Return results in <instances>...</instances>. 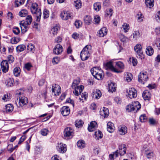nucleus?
Returning a JSON list of instances; mask_svg holds the SVG:
<instances>
[{
	"label": "nucleus",
	"instance_id": "nucleus-64",
	"mask_svg": "<svg viewBox=\"0 0 160 160\" xmlns=\"http://www.w3.org/2000/svg\"><path fill=\"white\" fill-rule=\"evenodd\" d=\"M52 160H61V158L57 155H55L52 158Z\"/></svg>",
	"mask_w": 160,
	"mask_h": 160
},
{
	"label": "nucleus",
	"instance_id": "nucleus-29",
	"mask_svg": "<svg viewBox=\"0 0 160 160\" xmlns=\"http://www.w3.org/2000/svg\"><path fill=\"white\" fill-rule=\"evenodd\" d=\"M84 22L87 25H89L91 23L92 19L89 15H86L84 18Z\"/></svg>",
	"mask_w": 160,
	"mask_h": 160
},
{
	"label": "nucleus",
	"instance_id": "nucleus-5",
	"mask_svg": "<svg viewBox=\"0 0 160 160\" xmlns=\"http://www.w3.org/2000/svg\"><path fill=\"white\" fill-rule=\"evenodd\" d=\"M92 47L90 45H86L81 52L80 57L82 61L87 60L90 56Z\"/></svg>",
	"mask_w": 160,
	"mask_h": 160
},
{
	"label": "nucleus",
	"instance_id": "nucleus-59",
	"mask_svg": "<svg viewBox=\"0 0 160 160\" xmlns=\"http://www.w3.org/2000/svg\"><path fill=\"white\" fill-rule=\"evenodd\" d=\"M8 62L9 63H12L14 61V58L13 56L11 55H9L8 57Z\"/></svg>",
	"mask_w": 160,
	"mask_h": 160
},
{
	"label": "nucleus",
	"instance_id": "nucleus-35",
	"mask_svg": "<svg viewBox=\"0 0 160 160\" xmlns=\"http://www.w3.org/2000/svg\"><path fill=\"white\" fill-rule=\"evenodd\" d=\"M21 70L19 67H15L13 70V73L15 76L18 77L19 75Z\"/></svg>",
	"mask_w": 160,
	"mask_h": 160
},
{
	"label": "nucleus",
	"instance_id": "nucleus-9",
	"mask_svg": "<svg viewBox=\"0 0 160 160\" xmlns=\"http://www.w3.org/2000/svg\"><path fill=\"white\" fill-rule=\"evenodd\" d=\"M142 48V46L139 44H137L134 48V50L137 53V57L140 59L143 58Z\"/></svg>",
	"mask_w": 160,
	"mask_h": 160
},
{
	"label": "nucleus",
	"instance_id": "nucleus-15",
	"mask_svg": "<svg viewBox=\"0 0 160 160\" xmlns=\"http://www.w3.org/2000/svg\"><path fill=\"white\" fill-rule=\"evenodd\" d=\"M106 66L107 68L110 69L113 72L117 73H119L121 72V71L115 68L112 65V63L111 62H109L107 63Z\"/></svg>",
	"mask_w": 160,
	"mask_h": 160
},
{
	"label": "nucleus",
	"instance_id": "nucleus-51",
	"mask_svg": "<svg viewBox=\"0 0 160 160\" xmlns=\"http://www.w3.org/2000/svg\"><path fill=\"white\" fill-rule=\"evenodd\" d=\"M94 21L95 24H98L99 23L100 21V17L98 15L95 16L94 17Z\"/></svg>",
	"mask_w": 160,
	"mask_h": 160
},
{
	"label": "nucleus",
	"instance_id": "nucleus-45",
	"mask_svg": "<svg viewBox=\"0 0 160 160\" xmlns=\"http://www.w3.org/2000/svg\"><path fill=\"white\" fill-rule=\"evenodd\" d=\"M136 17L139 22L143 21L144 16L141 12H138L137 14Z\"/></svg>",
	"mask_w": 160,
	"mask_h": 160
},
{
	"label": "nucleus",
	"instance_id": "nucleus-62",
	"mask_svg": "<svg viewBox=\"0 0 160 160\" xmlns=\"http://www.w3.org/2000/svg\"><path fill=\"white\" fill-rule=\"evenodd\" d=\"M48 132V130L47 129H43L41 130V133L42 135L46 136Z\"/></svg>",
	"mask_w": 160,
	"mask_h": 160
},
{
	"label": "nucleus",
	"instance_id": "nucleus-39",
	"mask_svg": "<svg viewBox=\"0 0 160 160\" xmlns=\"http://www.w3.org/2000/svg\"><path fill=\"white\" fill-rule=\"evenodd\" d=\"M25 1V0H15V7H18L23 4Z\"/></svg>",
	"mask_w": 160,
	"mask_h": 160
},
{
	"label": "nucleus",
	"instance_id": "nucleus-25",
	"mask_svg": "<svg viewBox=\"0 0 160 160\" xmlns=\"http://www.w3.org/2000/svg\"><path fill=\"white\" fill-rule=\"evenodd\" d=\"M93 97H95L97 99H98L101 97L102 94L101 91L98 89H96L93 90Z\"/></svg>",
	"mask_w": 160,
	"mask_h": 160
},
{
	"label": "nucleus",
	"instance_id": "nucleus-47",
	"mask_svg": "<svg viewBox=\"0 0 160 160\" xmlns=\"http://www.w3.org/2000/svg\"><path fill=\"white\" fill-rule=\"evenodd\" d=\"M130 62L132 63L133 66H135L137 64L138 61L137 59L134 57L130 58H129Z\"/></svg>",
	"mask_w": 160,
	"mask_h": 160
},
{
	"label": "nucleus",
	"instance_id": "nucleus-60",
	"mask_svg": "<svg viewBox=\"0 0 160 160\" xmlns=\"http://www.w3.org/2000/svg\"><path fill=\"white\" fill-rule=\"evenodd\" d=\"M20 40L16 38H12L11 39V42L12 44H15L19 42Z\"/></svg>",
	"mask_w": 160,
	"mask_h": 160
},
{
	"label": "nucleus",
	"instance_id": "nucleus-14",
	"mask_svg": "<svg viewBox=\"0 0 160 160\" xmlns=\"http://www.w3.org/2000/svg\"><path fill=\"white\" fill-rule=\"evenodd\" d=\"M100 113L102 118H104L108 117L109 112L108 108L103 107L102 110L100 111Z\"/></svg>",
	"mask_w": 160,
	"mask_h": 160
},
{
	"label": "nucleus",
	"instance_id": "nucleus-30",
	"mask_svg": "<svg viewBox=\"0 0 160 160\" xmlns=\"http://www.w3.org/2000/svg\"><path fill=\"white\" fill-rule=\"evenodd\" d=\"M146 53L148 56L152 55L153 53V49L152 47L148 46L147 47L146 50Z\"/></svg>",
	"mask_w": 160,
	"mask_h": 160
},
{
	"label": "nucleus",
	"instance_id": "nucleus-33",
	"mask_svg": "<svg viewBox=\"0 0 160 160\" xmlns=\"http://www.w3.org/2000/svg\"><path fill=\"white\" fill-rule=\"evenodd\" d=\"M154 0H145V3L147 7L151 8L154 5Z\"/></svg>",
	"mask_w": 160,
	"mask_h": 160
},
{
	"label": "nucleus",
	"instance_id": "nucleus-3",
	"mask_svg": "<svg viewBox=\"0 0 160 160\" xmlns=\"http://www.w3.org/2000/svg\"><path fill=\"white\" fill-rule=\"evenodd\" d=\"M32 21V18L31 15H28L26 18L25 21H22L20 23L21 31L22 33L26 32L28 29V25H30Z\"/></svg>",
	"mask_w": 160,
	"mask_h": 160
},
{
	"label": "nucleus",
	"instance_id": "nucleus-24",
	"mask_svg": "<svg viewBox=\"0 0 160 160\" xmlns=\"http://www.w3.org/2000/svg\"><path fill=\"white\" fill-rule=\"evenodd\" d=\"M114 67L117 69L120 70L122 72V71L121 69H123L124 68V66L123 62L121 61H119L116 62L115 66Z\"/></svg>",
	"mask_w": 160,
	"mask_h": 160
},
{
	"label": "nucleus",
	"instance_id": "nucleus-36",
	"mask_svg": "<svg viewBox=\"0 0 160 160\" xmlns=\"http://www.w3.org/2000/svg\"><path fill=\"white\" fill-rule=\"evenodd\" d=\"M129 25L127 23H124L121 28L122 30L123 31L125 32H127L129 29Z\"/></svg>",
	"mask_w": 160,
	"mask_h": 160
},
{
	"label": "nucleus",
	"instance_id": "nucleus-37",
	"mask_svg": "<svg viewBox=\"0 0 160 160\" xmlns=\"http://www.w3.org/2000/svg\"><path fill=\"white\" fill-rule=\"evenodd\" d=\"M12 95L9 93H7L3 96L2 98V99L4 101L7 102L9 101L11 98Z\"/></svg>",
	"mask_w": 160,
	"mask_h": 160
},
{
	"label": "nucleus",
	"instance_id": "nucleus-12",
	"mask_svg": "<svg viewBox=\"0 0 160 160\" xmlns=\"http://www.w3.org/2000/svg\"><path fill=\"white\" fill-rule=\"evenodd\" d=\"M72 15L69 12L67 11H63L61 14V17L63 20H67L72 18Z\"/></svg>",
	"mask_w": 160,
	"mask_h": 160
},
{
	"label": "nucleus",
	"instance_id": "nucleus-22",
	"mask_svg": "<svg viewBox=\"0 0 160 160\" xmlns=\"http://www.w3.org/2000/svg\"><path fill=\"white\" fill-rule=\"evenodd\" d=\"M107 30L106 27L101 28L98 32V34L100 37H103L107 34Z\"/></svg>",
	"mask_w": 160,
	"mask_h": 160
},
{
	"label": "nucleus",
	"instance_id": "nucleus-23",
	"mask_svg": "<svg viewBox=\"0 0 160 160\" xmlns=\"http://www.w3.org/2000/svg\"><path fill=\"white\" fill-rule=\"evenodd\" d=\"M60 29L59 27L56 25L54 26L51 30L50 32L51 34H52L53 36L56 35L58 32V30Z\"/></svg>",
	"mask_w": 160,
	"mask_h": 160
},
{
	"label": "nucleus",
	"instance_id": "nucleus-43",
	"mask_svg": "<svg viewBox=\"0 0 160 160\" xmlns=\"http://www.w3.org/2000/svg\"><path fill=\"white\" fill-rule=\"evenodd\" d=\"M28 14V12L26 9H22L19 12V16L21 17H25Z\"/></svg>",
	"mask_w": 160,
	"mask_h": 160
},
{
	"label": "nucleus",
	"instance_id": "nucleus-31",
	"mask_svg": "<svg viewBox=\"0 0 160 160\" xmlns=\"http://www.w3.org/2000/svg\"><path fill=\"white\" fill-rule=\"evenodd\" d=\"M6 112L7 113L11 112L13 110V106L11 104H8L6 105Z\"/></svg>",
	"mask_w": 160,
	"mask_h": 160
},
{
	"label": "nucleus",
	"instance_id": "nucleus-32",
	"mask_svg": "<svg viewBox=\"0 0 160 160\" xmlns=\"http://www.w3.org/2000/svg\"><path fill=\"white\" fill-rule=\"evenodd\" d=\"M103 134L101 132L100 130L95 132L94 135V137L96 139L98 140L99 139L102 138Z\"/></svg>",
	"mask_w": 160,
	"mask_h": 160
},
{
	"label": "nucleus",
	"instance_id": "nucleus-27",
	"mask_svg": "<svg viewBox=\"0 0 160 160\" xmlns=\"http://www.w3.org/2000/svg\"><path fill=\"white\" fill-rule=\"evenodd\" d=\"M107 129L109 132H112L114 131L113 124L109 122L107 124Z\"/></svg>",
	"mask_w": 160,
	"mask_h": 160
},
{
	"label": "nucleus",
	"instance_id": "nucleus-17",
	"mask_svg": "<svg viewBox=\"0 0 160 160\" xmlns=\"http://www.w3.org/2000/svg\"><path fill=\"white\" fill-rule=\"evenodd\" d=\"M119 133L121 135H124L127 133V127L124 125H121L118 127Z\"/></svg>",
	"mask_w": 160,
	"mask_h": 160
},
{
	"label": "nucleus",
	"instance_id": "nucleus-61",
	"mask_svg": "<svg viewBox=\"0 0 160 160\" xmlns=\"http://www.w3.org/2000/svg\"><path fill=\"white\" fill-rule=\"evenodd\" d=\"M32 67L31 63L28 62L25 64L24 67L28 70H29Z\"/></svg>",
	"mask_w": 160,
	"mask_h": 160
},
{
	"label": "nucleus",
	"instance_id": "nucleus-44",
	"mask_svg": "<svg viewBox=\"0 0 160 160\" xmlns=\"http://www.w3.org/2000/svg\"><path fill=\"white\" fill-rule=\"evenodd\" d=\"M74 3L75 6L77 9L81 8L82 6V3L80 0H77L74 1Z\"/></svg>",
	"mask_w": 160,
	"mask_h": 160
},
{
	"label": "nucleus",
	"instance_id": "nucleus-38",
	"mask_svg": "<svg viewBox=\"0 0 160 160\" xmlns=\"http://www.w3.org/2000/svg\"><path fill=\"white\" fill-rule=\"evenodd\" d=\"M27 49L28 51L33 52L35 50L34 45L32 43H30L27 46Z\"/></svg>",
	"mask_w": 160,
	"mask_h": 160
},
{
	"label": "nucleus",
	"instance_id": "nucleus-41",
	"mask_svg": "<svg viewBox=\"0 0 160 160\" xmlns=\"http://www.w3.org/2000/svg\"><path fill=\"white\" fill-rule=\"evenodd\" d=\"M26 48V47L24 45H20L16 47V49L17 52H20L23 51Z\"/></svg>",
	"mask_w": 160,
	"mask_h": 160
},
{
	"label": "nucleus",
	"instance_id": "nucleus-11",
	"mask_svg": "<svg viewBox=\"0 0 160 160\" xmlns=\"http://www.w3.org/2000/svg\"><path fill=\"white\" fill-rule=\"evenodd\" d=\"M63 50V48L62 46L59 44H58L54 48L53 52L55 54L59 55L62 53Z\"/></svg>",
	"mask_w": 160,
	"mask_h": 160
},
{
	"label": "nucleus",
	"instance_id": "nucleus-58",
	"mask_svg": "<svg viewBox=\"0 0 160 160\" xmlns=\"http://www.w3.org/2000/svg\"><path fill=\"white\" fill-rule=\"evenodd\" d=\"M82 124H83V122L82 120L77 121L75 122V125L76 127L79 128L82 126Z\"/></svg>",
	"mask_w": 160,
	"mask_h": 160
},
{
	"label": "nucleus",
	"instance_id": "nucleus-40",
	"mask_svg": "<svg viewBox=\"0 0 160 160\" xmlns=\"http://www.w3.org/2000/svg\"><path fill=\"white\" fill-rule=\"evenodd\" d=\"M78 147L80 148H82L85 147L84 141L81 140L78 141L77 143Z\"/></svg>",
	"mask_w": 160,
	"mask_h": 160
},
{
	"label": "nucleus",
	"instance_id": "nucleus-7",
	"mask_svg": "<svg viewBox=\"0 0 160 160\" xmlns=\"http://www.w3.org/2000/svg\"><path fill=\"white\" fill-rule=\"evenodd\" d=\"M64 136L66 139H70L72 138L74 135V130L71 128L67 127L64 131Z\"/></svg>",
	"mask_w": 160,
	"mask_h": 160
},
{
	"label": "nucleus",
	"instance_id": "nucleus-63",
	"mask_svg": "<svg viewBox=\"0 0 160 160\" xmlns=\"http://www.w3.org/2000/svg\"><path fill=\"white\" fill-rule=\"evenodd\" d=\"M13 32L15 34L18 35L20 33V32L19 29L18 28L15 27L13 28Z\"/></svg>",
	"mask_w": 160,
	"mask_h": 160
},
{
	"label": "nucleus",
	"instance_id": "nucleus-53",
	"mask_svg": "<svg viewBox=\"0 0 160 160\" xmlns=\"http://www.w3.org/2000/svg\"><path fill=\"white\" fill-rule=\"evenodd\" d=\"M59 61L60 58L58 57L54 58L52 60V62L54 64H57Z\"/></svg>",
	"mask_w": 160,
	"mask_h": 160
},
{
	"label": "nucleus",
	"instance_id": "nucleus-52",
	"mask_svg": "<svg viewBox=\"0 0 160 160\" xmlns=\"http://www.w3.org/2000/svg\"><path fill=\"white\" fill-rule=\"evenodd\" d=\"M155 19L156 21L158 22H160V11L157 12L155 15Z\"/></svg>",
	"mask_w": 160,
	"mask_h": 160
},
{
	"label": "nucleus",
	"instance_id": "nucleus-26",
	"mask_svg": "<svg viewBox=\"0 0 160 160\" xmlns=\"http://www.w3.org/2000/svg\"><path fill=\"white\" fill-rule=\"evenodd\" d=\"M109 91L111 92H115L116 90V85L113 82H111L108 84Z\"/></svg>",
	"mask_w": 160,
	"mask_h": 160
},
{
	"label": "nucleus",
	"instance_id": "nucleus-10",
	"mask_svg": "<svg viewBox=\"0 0 160 160\" xmlns=\"http://www.w3.org/2000/svg\"><path fill=\"white\" fill-rule=\"evenodd\" d=\"M52 95L55 96H58L61 92V87L58 85L54 84L52 85Z\"/></svg>",
	"mask_w": 160,
	"mask_h": 160
},
{
	"label": "nucleus",
	"instance_id": "nucleus-20",
	"mask_svg": "<svg viewBox=\"0 0 160 160\" xmlns=\"http://www.w3.org/2000/svg\"><path fill=\"white\" fill-rule=\"evenodd\" d=\"M142 96L145 100H149L151 97V94L148 90L144 91L142 94Z\"/></svg>",
	"mask_w": 160,
	"mask_h": 160
},
{
	"label": "nucleus",
	"instance_id": "nucleus-56",
	"mask_svg": "<svg viewBox=\"0 0 160 160\" xmlns=\"http://www.w3.org/2000/svg\"><path fill=\"white\" fill-rule=\"evenodd\" d=\"M75 89H77V90L78 91L79 93L80 94L82 91L84 89V86L82 85L77 86L75 88Z\"/></svg>",
	"mask_w": 160,
	"mask_h": 160
},
{
	"label": "nucleus",
	"instance_id": "nucleus-21",
	"mask_svg": "<svg viewBox=\"0 0 160 160\" xmlns=\"http://www.w3.org/2000/svg\"><path fill=\"white\" fill-rule=\"evenodd\" d=\"M67 150L66 145L64 144H61V143L58 146V151L60 153H65Z\"/></svg>",
	"mask_w": 160,
	"mask_h": 160
},
{
	"label": "nucleus",
	"instance_id": "nucleus-50",
	"mask_svg": "<svg viewBox=\"0 0 160 160\" xmlns=\"http://www.w3.org/2000/svg\"><path fill=\"white\" fill-rule=\"evenodd\" d=\"M125 78H126V80H132L133 78L132 75L131 73L128 72L125 75Z\"/></svg>",
	"mask_w": 160,
	"mask_h": 160
},
{
	"label": "nucleus",
	"instance_id": "nucleus-8",
	"mask_svg": "<svg viewBox=\"0 0 160 160\" xmlns=\"http://www.w3.org/2000/svg\"><path fill=\"white\" fill-rule=\"evenodd\" d=\"M127 96L129 98H135L137 95V90L134 88H130L127 90Z\"/></svg>",
	"mask_w": 160,
	"mask_h": 160
},
{
	"label": "nucleus",
	"instance_id": "nucleus-16",
	"mask_svg": "<svg viewBox=\"0 0 160 160\" xmlns=\"http://www.w3.org/2000/svg\"><path fill=\"white\" fill-rule=\"evenodd\" d=\"M61 113L62 115L66 116L69 115L70 112V109L68 107L64 106L61 109Z\"/></svg>",
	"mask_w": 160,
	"mask_h": 160
},
{
	"label": "nucleus",
	"instance_id": "nucleus-13",
	"mask_svg": "<svg viewBox=\"0 0 160 160\" xmlns=\"http://www.w3.org/2000/svg\"><path fill=\"white\" fill-rule=\"evenodd\" d=\"M1 66L2 72L6 73L8 71L9 66L7 60H3L1 62Z\"/></svg>",
	"mask_w": 160,
	"mask_h": 160
},
{
	"label": "nucleus",
	"instance_id": "nucleus-1",
	"mask_svg": "<svg viewBox=\"0 0 160 160\" xmlns=\"http://www.w3.org/2000/svg\"><path fill=\"white\" fill-rule=\"evenodd\" d=\"M25 92V90L24 88H21L16 92V95L19 97V103L21 106L26 105L28 103V98L23 95Z\"/></svg>",
	"mask_w": 160,
	"mask_h": 160
},
{
	"label": "nucleus",
	"instance_id": "nucleus-42",
	"mask_svg": "<svg viewBox=\"0 0 160 160\" xmlns=\"http://www.w3.org/2000/svg\"><path fill=\"white\" fill-rule=\"evenodd\" d=\"M145 154L148 158H151L153 157L155 155V154L153 152H149L148 151H145Z\"/></svg>",
	"mask_w": 160,
	"mask_h": 160
},
{
	"label": "nucleus",
	"instance_id": "nucleus-54",
	"mask_svg": "<svg viewBox=\"0 0 160 160\" xmlns=\"http://www.w3.org/2000/svg\"><path fill=\"white\" fill-rule=\"evenodd\" d=\"M147 119V117L145 114H143L140 117L139 119L140 121L141 122H145Z\"/></svg>",
	"mask_w": 160,
	"mask_h": 160
},
{
	"label": "nucleus",
	"instance_id": "nucleus-34",
	"mask_svg": "<svg viewBox=\"0 0 160 160\" xmlns=\"http://www.w3.org/2000/svg\"><path fill=\"white\" fill-rule=\"evenodd\" d=\"M133 36V38L135 40H137L140 36V33L139 31L137 30L134 32L131 36Z\"/></svg>",
	"mask_w": 160,
	"mask_h": 160
},
{
	"label": "nucleus",
	"instance_id": "nucleus-49",
	"mask_svg": "<svg viewBox=\"0 0 160 160\" xmlns=\"http://www.w3.org/2000/svg\"><path fill=\"white\" fill-rule=\"evenodd\" d=\"M43 17L44 18H48L49 15V12L47 9H44L43 12Z\"/></svg>",
	"mask_w": 160,
	"mask_h": 160
},
{
	"label": "nucleus",
	"instance_id": "nucleus-55",
	"mask_svg": "<svg viewBox=\"0 0 160 160\" xmlns=\"http://www.w3.org/2000/svg\"><path fill=\"white\" fill-rule=\"evenodd\" d=\"M74 24L77 28H79L81 27L82 22L79 20H76Z\"/></svg>",
	"mask_w": 160,
	"mask_h": 160
},
{
	"label": "nucleus",
	"instance_id": "nucleus-4",
	"mask_svg": "<svg viewBox=\"0 0 160 160\" xmlns=\"http://www.w3.org/2000/svg\"><path fill=\"white\" fill-rule=\"evenodd\" d=\"M91 72L95 78L98 80L103 79L104 73L101 69L99 67H95L91 70Z\"/></svg>",
	"mask_w": 160,
	"mask_h": 160
},
{
	"label": "nucleus",
	"instance_id": "nucleus-2",
	"mask_svg": "<svg viewBox=\"0 0 160 160\" xmlns=\"http://www.w3.org/2000/svg\"><path fill=\"white\" fill-rule=\"evenodd\" d=\"M30 10L32 13L36 17V20L39 22L42 14L41 9L38 7V5L36 3H32L30 7Z\"/></svg>",
	"mask_w": 160,
	"mask_h": 160
},
{
	"label": "nucleus",
	"instance_id": "nucleus-46",
	"mask_svg": "<svg viewBox=\"0 0 160 160\" xmlns=\"http://www.w3.org/2000/svg\"><path fill=\"white\" fill-rule=\"evenodd\" d=\"M101 7L100 4L99 2L95 3L93 5L94 9L96 11H99Z\"/></svg>",
	"mask_w": 160,
	"mask_h": 160
},
{
	"label": "nucleus",
	"instance_id": "nucleus-28",
	"mask_svg": "<svg viewBox=\"0 0 160 160\" xmlns=\"http://www.w3.org/2000/svg\"><path fill=\"white\" fill-rule=\"evenodd\" d=\"M6 85L8 87H12L14 84L17 85L18 84V81H16L15 82L14 81H6L5 82Z\"/></svg>",
	"mask_w": 160,
	"mask_h": 160
},
{
	"label": "nucleus",
	"instance_id": "nucleus-6",
	"mask_svg": "<svg viewBox=\"0 0 160 160\" xmlns=\"http://www.w3.org/2000/svg\"><path fill=\"white\" fill-rule=\"evenodd\" d=\"M141 108L140 103L138 101H135L132 102L131 104L127 105L126 107V110L128 112L134 111L136 112L139 110Z\"/></svg>",
	"mask_w": 160,
	"mask_h": 160
},
{
	"label": "nucleus",
	"instance_id": "nucleus-18",
	"mask_svg": "<svg viewBox=\"0 0 160 160\" xmlns=\"http://www.w3.org/2000/svg\"><path fill=\"white\" fill-rule=\"evenodd\" d=\"M148 78V74L146 72H141L138 76V80H146Z\"/></svg>",
	"mask_w": 160,
	"mask_h": 160
},
{
	"label": "nucleus",
	"instance_id": "nucleus-19",
	"mask_svg": "<svg viewBox=\"0 0 160 160\" xmlns=\"http://www.w3.org/2000/svg\"><path fill=\"white\" fill-rule=\"evenodd\" d=\"M97 127V123L96 122H92L88 126V130L89 132L93 131Z\"/></svg>",
	"mask_w": 160,
	"mask_h": 160
},
{
	"label": "nucleus",
	"instance_id": "nucleus-57",
	"mask_svg": "<svg viewBox=\"0 0 160 160\" xmlns=\"http://www.w3.org/2000/svg\"><path fill=\"white\" fill-rule=\"evenodd\" d=\"M42 152V150L39 148L36 147L35 149L34 154L35 155L39 154Z\"/></svg>",
	"mask_w": 160,
	"mask_h": 160
},
{
	"label": "nucleus",
	"instance_id": "nucleus-48",
	"mask_svg": "<svg viewBox=\"0 0 160 160\" xmlns=\"http://www.w3.org/2000/svg\"><path fill=\"white\" fill-rule=\"evenodd\" d=\"M88 96L87 93L86 92H84L81 94V97L82 98L81 99V98H80L79 99H80V101L81 100H83V99L84 100H86L88 98Z\"/></svg>",
	"mask_w": 160,
	"mask_h": 160
}]
</instances>
